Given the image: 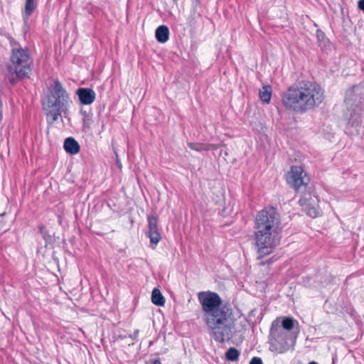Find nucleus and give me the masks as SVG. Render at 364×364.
<instances>
[{"label": "nucleus", "instance_id": "nucleus-13", "mask_svg": "<svg viewBox=\"0 0 364 364\" xmlns=\"http://www.w3.org/2000/svg\"><path fill=\"white\" fill-rule=\"evenodd\" d=\"M272 87L270 85H264L259 90V97L264 104H269L272 97Z\"/></svg>", "mask_w": 364, "mask_h": 364}, {"label": "nucleus", "instance_id": "nucleus-15", "mask_svg": "<svg viewBox=\"0 0 364 364\" xmlns=\"http://www.w3.org/2000/svg\"><path fill=\"white\" fill-rule=\"evenodd\" d=\"M80 114L82 116V128L83 130L87 131L90 129L92 119V114L84 109H80Z\"/></svg>", "mask_w": 364, "mask_h": 364}, {"label": "nucleus", "instance_id": "nucleus-24", "mask_svg": "<svg viewBox=\"0 0 364 364\" xmlns=\"http://www.w3.org/2000/svg\"><path fill=\"white\" fill-rule=\"evenodd\" d=\"M38 228H39V231H40V232H41V233L42 234V235H43V237H45V235H44V234H45V231H47V230H46L45 227H44L43 225H39Z\"/></svg>", "mask_w": 364, "mask_h": 364}, {"label": "nucleus", "instance_id": "nucleus-22", "mask_svg": "<svg viewBox=\"0 0 364 364\" xmlns=\"http://www.w3.org/2000/svg\"><path fill=\"white\" fill-rule=\"evenodd\" d=\"M316 36L318 41H321L325 38V33L321 31L320 29L316 31Z\"/></svg>", "mask_w": 364, "mask_h": 364}, {"label": "nucleus", "instance_id": "nucleus-26", "mask_svg": "<svg viewBox=\"0 0 364 364\" xmlns=\"http://www.w3.org/2000/svg\"><path fill=\"white\" fill-rule=\"evenodd\" d=\"M152 364H161L159 360H155Z\"/></svg>", "mask_w": 364, "mask_h": 364}, {"label": "nucleus", "instance_id": "nucleus-25", "mask_svg": "<svg viewBox=\"0 0 364 364\" xmlns=\"http://www.w3.org/2000/svg\"><path fill=\"white\" fill-rule=\"evenodd\" d=\"M299 203H300L301 205H304V199L301 198L299 200Z\"/></svg>", "mask_w": 364, "mask_h": 364}, {"label": "nucleus", "instance_id": "nucleus-4", "mask_svg": "<svg viewBox=\"0 0 364 364\" xmlns=\"http://www.w3.org/2000/svg\"><path fill=\"white\" fill-rule=\"evenodd\" d=\"M10 46L11 53L6 65V77L11 85H15L19 81L30 77L33 60L28 48L22 47L14 38L10 40Z\"/></svg>", "mask_w": 364, "mask_h": 364}, {"label": "nucleus", "instance_id": "nucleus-28", "mask_svg": "<svg viewBox=\"0 0 364 364\" xmlns=\"http://www.w3.org/2000/svg\"><path fill=\"white\" fill-rule=\"evenodd\" d=\"M45 237H43L45 240H46V237H47V231H45Z\"/></svg>", "mask_w": 364, "mask_h": 364}, {"label": "nucleus", "instance_id": "nucleus-12", "mask_svg": "<svg viewBox=\"0 0 364 364\" xmlns=\"http://www.w3.org/2000/svg\"><path fill=\"white\" fill-rule=\"evenodd\" d=\"M155 37L158 42L164 43L168 41L169 38V30L166 26H159L155 32Z\"/></svg>", "mask_w": 364, "mask_h": 364}, {"label": "nucleus", "instance_id": "nucleus-19", "mask_svg": "<svg viewBox=\"0 0 364 364\" xmlns=\"http://www.w3.org/2000/svg\"><path fill=\"white\" fill-rule=\"evenodd\" d=\"M306 212L309 216H310L313 218H315L319 216V215H320L319 210L314 207H306Z\"/></svg>", "mask_w": 364, "mask_h": 364}, {"label": "nucleus", "instance_id": "nucleus-2", "mask_svg": "<svg viewBox=\"0 0 364 364\" xmlns=\"http://www.w3.org/2000/svg\"><path fill=\"white\" fill-rule=\"evenodd\" d=\"M255 245L257 259L272 254L281 239V220L273 207H266L257 214L254 223Z\"/></svg>", "mask_w": 364, "mask_h": 364}, {"label": "nucleus", "instance_id": "nucleus-10", "mask_svg": "<svg viewBox=\"0 0 364 364\" xmlns=\"http://www.w3.org/2000/svg\"><path fill=\"white\" fill-rule=\"evenodd\" d=\"M38 6V0H26L24 10L22 12V17L25 25L28 23L31 15L34 12Z\"/></svg>", "mask_w": 364, "mask_h": 364}, {"label": "nucleus", "instance_id": "nucleus-17", "mask_svg": "<svg viewBox=\"0 0 364 364\" xmlns=\"http://www.w3.org/2000/svg\"><path fill=\"white\" fill-rule=\"evenodd\" d=\"M240 355V351L235 348H230L225 353L226 359L229 361H236Z\"/></svg>", "mask_w": 364, "mask_h": 364}, {"label": "nucleus", "instance_id": "nucleus-20", "mask_svg": "<svg viewBox=\"0 0 364 364\" xmlns=\"http://www.w3.org/2000/svg\"><path fill=\"white\" fill-rule=\"evenodd\" d=\"M139 331L138 329L135 330L132 334L129 335V338H130L132 341H137L139 336Z\"/></svg>", "mask_w": 364, "mask_h": 364}, {"label": "nucleus", "instance_id": "nucleus-23", "mask_svg": "<svg viewBox=\"0 0 364 364\" xmlns=\"http://www.w3.org/2000/svg\"><path fill=\"white\" fill-rule=\"evenodd\" d=\"M358 7L364 12V0H359L358 2Z\"/></svg>", "mask_w": 364, "mask_h": 364}, {"label": "nucleus", "instance_id": "nucleus-3", "mask_svg": "<svg viewBox=\"0 0 364 364\" xmlns=\"http://www.w3.org/2000/svg\"><path fill=\"white\" fill-rule=\"evenodd\" d=\"M281 97L286 109L301 114L318 107L325 97L323 89L311 81H301L290 86Z\"/></svg>", "mask_w": 364, "mask_h": 364}, {"label": "nucleus", "instance_id": "nucleus-8", "mask_svg": "<svg viewBox=\"0 0 364 364\" xmlns=\"http://www.w3.org/2000/svg\"><path fill=\"white\" fill-rule=\"evenodd\" d=\"M148 226L149 230L146 235L150 239V247L154 250L161 239V235L159 232L157 219L156 217H148Z\"/></svg>", "mask_w": 364, "mask_h": 364}, {"label": "nucleus", "instance_id": "nucleus-16", "mask_svg": "<svg viewBox=\"0 0 364 364\" xmlns=\"http://www.w3.org/2000/svg\"><path fill=\"white\" fill-rule=\"evenodd\" d=\"M188 146L191 149L196 151L198 152H200L202 151H208L210 149V148H212L213 149H215L213 145L195 144L191 142H188Z\"/></svg>", "mask_w": 364, "mask_h": 364}, {"label": "nucleus", "instance_id": "nucleus-6", "mask_svg": "<svg viewBox=\"0 0 364 364\" xmlns=\"http://www.w3.org/2000/svg\"><path fill=\"white\" fill-rule=\"evenodd\" d=\"M296 342V337H293L288 332L284 331L278 323H272L269 333V350L277 353H284L292 348Z\"/></svg>", "mask_w": 364, "mask_h": 364}, {"label": "nucleus", "instance_id": "nucleus-9", "mask_svg": "<svg viewBox=\"0 0 364 364\" xmlns=\"http://www.w3.org/2000/svg\"><path fill=\"white\" fill-rule=\"evenodd\" d=\"M76 94L79 98L80 102L84 105H91L96 98V94L91 88L80 87L77 90Z\"/></svg>", "mask_w": 364, "mask_h": 364}, {"label": "nucleus", "instance_id": "nucleus-7", "mask_svg": "<svg viewBox=\"0 0 364 364\" xmlns=\"http://www.w3.org/2000/svg\"><path fill=\"white\" fill-rule=\"evenodd\" d=\"M304 169L300 166H292L288 173L287 181L288 184L295 190H298L301 186L307 184L304 179Z\"/></svg>", "mask_w": 364, "mask_h": 364}, {"label": "nucleus", "instance_id": "nucleus-1", "mask_svg": "<svg viewBox=\"0 0 364 364\" xmlns=\"http://www.w3.org/2000/svg\"><path fill=\"white\" fill-rule=\"evenodd\" d=\"M198 299L201 306L202 319L210 336L215 342L229 341L235 333V318L232 309L223 304L214 291H200Z\"/></svg>", "mask_w": 364, "mask_h": 364}, {"label": "nucleus", "instance_id": "nucleus-11", "mask_svg": "<svg viewBox=\"0 0 364 364\" xmlns=\"http://www.w3.org/2000/svg\"><path fill=\"white\" fill-rule=\"evenodd\" d=\"M63 147L65 151L70 154H77L80 147L78 142L73 137H68L65 139Z\"/></svg>", "mask_w": 364, "mask_h": 364}, {"label": "nucleus", "instance_id": "nucleus-21", "mask_svg": "<svg viewBox=\"0 0 364 364\" xmlns=\"http://www.w3.org/2000/svg\"><path fill=\"white\" fill-rule=\"evenodd\" d=\"M250 364H263L260 358L254 357L250 362Z\"/></svg>", "mask_w": 364, "mask_h": 364}, {"label": "nucleus", "instance_id": "nucleus-14", "mask_svg": "<svg viewBox=\"0 0 364 364\" xmlns=\"http://www.w3.org/2000/svg\"><path fill=\"white\" fill-rule=\"evenodd\" d=\"M151 301L155 305L163 306L165 304V299L160 290L154 288L151 294Z\"/></svg>", "mask_w": 364, "mask_h": 364}, {"label": "nucleus", "instance_id": "nucleus-27", "mask_svg": "<svg viewBox=\"0 0 364 364\" xmlns=\"http://www.w3.org/2000/svg\"><path fill=\"white\" fill-rule=\"evenodd\" d=\"M309 364H318L317 363H316L315 361H311L310 362Z\"/></svg>", "mask_w": 364, "mask_h": 364}, {"label": "nucleus", "instance_id": "nucleus-18", "mask_svg": "<svg viewBox=\"0 0 364 364\" xmlns=\"http://www.w3.org/2000/svg\"><path fill=\"white\" fill-rule=\"evenodd\" d=\"M294 325V320L291 318L287 317L283 319L282 322L281 328L284 331H290L293 328Z\"/></svg>", "mask_w": 364, "mask_h": 364}, {"label": "nucleus", "instance_id": "nucleus-5", "mask_svg": "<svg viewBox=\"0 0 364 364\" xmlns=\"http://www.w3.org/2000/svg\"><path fill=\"white\" fill-rule=\"evenodd\" d=\"M70 96L61 82L55 80L48 87V92L43 99V109L47 122L54 123L63 113L65 114L70 107Z\"/></svg>", "mask_w": 364, "mask_h": 364}]
</instances>
